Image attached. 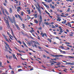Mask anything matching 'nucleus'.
Masks as SVG:
<instances>
[{"label": "nucleus", "mask_w": 74, "mask_h": 74, "mask_svg": "<svg viewBox=\"0 0 74 74\" xmlns=\"http://www.w3.org/2000/svg\"><path fill=\"white\" fill-rule=\"evenodd\" d=\"M4 20L5 21V22L6 24V25L8 28V29L10 28V24H9V21H8V20H7L5 19V18H4Z\"/></svg>", "instance_id": "1"}, {"label": "nucleus", "mask_w": 74, "mask_h": 74, "mask_svg": "<svg viewBox=\"0 0 74 74\" xmlns=\"http://www.w3.org/2000/svg\"><path fill=\"white\" fill-rule=\"evenodd\" d=\"M37 6L38 7V8H37V10L41 14V8H40V5H39V4L38 3L37 4Z\"/></svg>", "instance_id": "2"}, {"label": "nucleus", "mask_w": 74, "mask_h": 74, "mask_svg": "<svg viewBox=\"0 0 74 74\" xmlns=\"http://www.w3.org/2000/svg\"><path fill=\"white\" fill-rule=\"evenodd\" d=\"M65 63H66V64H68L69 65H74V63H72L71 62H67L66 61H65Z\"/></svg>", "instance_id": "3"}, {"label": "nucleus", "mask_w": 74, "mask_h": 74, "mask_svg": "<svg viewBox=\"0 0 74 74\" xmlns=\"http://www.w3.org/2000/svg\"><path fill=\"white\" fill-rule=\"evenodd\" d=\"M56 57H60V56L62 57H65L66 56H64L63 55H56Z\"/></svg>", "instance_id": "4"}, {"label": "nucleus", "mask_w": 74, "mask_h": 74, "mask_svg": "<svg viewBox=\"0 0 74 74\" xmlns=\"http://www.w3.org/2000/svg\"><path fill=\"white\" fill-rule=\"evenodd\" d=\"M40 21H39L40 23L39 24H40L41 22H42V17L41 15H40Z\"/></svg>", "instance_id": "5"}, {"label": "nucleus", "mask_w": 74, "mask_h": 74, "mask_svg": "<svg viewBox=\"0 0 74 74\" xmlns=\"http://www.w3.org/2000/svg\"><path fill=\"white\" fill-rule=\"evenodd\" d=\"M8 18L9 19V21H10L12 23H13V21H12V20L11 18H10V17L9 16H8Z\"/></svg>", "instance_id": "6"}, {"label": "nucleus", "mask_w": 74, "mask_h": 74, "mask_svg": "<svg viewBox=\"0 0 74 74\" xmlns=\"http://www.w3.org/2000/svg\"><path fill=\"white\" fill-rule=\"evenodd\" d=\"M8 18L9 19V21H10L12 23H13V21H12V20L11 18H10V17L9 16H8Z\"/></svg>", "instance_id": "7"}, {"label": "nucleus", "mask_w": 74, "mask_h": 74, "mask_svg": "<svg viewBox=\"0 0 74 74\" xmlns=\"http://www.w3.org/2000/svg\"><path fill=\"white\" fill-rule=\"evenodd\" d=\"M12 55L14 59H16V60H18L17 59V58H16V56H15V54H14L12 53Z\"/></svg>", "instance_id": "8"}, {"label": "nucleus", "mask_w": 74, "mask_h": 74, "mask_svg": "<svg viewBox=\"0 0 74 74\" xmlns=\"http://www.w3.org/2000/svg\"><path fill=\"white\" fill-rule=\"evenodd\" d=\"M12 35L14 38H15V40H16V41H17V39L16 38V37H15V36L14 35V33H13V32L12 31Z\"/></svg>", "instance_id": "9"}, {"label": "nucleus", "mask_w": 74, "mask_h": 74, "mask_svg": "<svg viewBox=\"0 0 74 74\" xmlns=\"http://www.w3.org/2000/svg\"><path fill=\"white\" fill-rule=\"evenodd\" d=\"M7 36H5L4 38H5V40H6V41H8V42H9V40H8V39H7Z\"/></svg>", "instance_id": "10"}, {"label": "nucleus", "mask_w": 74, "mask_h": 74, "mask_svg": "<svg viewBox=\"0 0 74 74\" xmlns=\"http://www.w3.org/2000/svg\"><path fill=\"white\" fill-rule=\"evenodd\" d=\"M18 15V17L20 18V19H21V21H22V18L21 17V16L19 15V14H17Z\"/></svg>", "instance_id": "11"}, {"label": "nucleus", "mask_w": 74, "mask_h": 74, "mask_svg": "<svg viewBox=\"0 0 74 74\" xmlns=\"http://www.w3.org/2000/svg\"><path fill=\"white\" fill-rule=\"evenodd\" d=\"M2 63H1V61H0V67H2L3 68H4V66H2Z\"/></svg>", "instance_id": "12"}, {"label": "nucleus", "mask_w": 74, "mask_h": 74, "mask_svg": "<svg viewBox=\"0 0 74 74\" xmlns=\"http://www.w3.org/2000/svg\"><path fill=\"white\" fill-rule=\"evenodd\" d=\"M31 43H32V42L31 41L27 42V44H29V45H31Z\"/></svg>", "instance_id": "13"}, {"label": "nucleus", "mask_w": 74, "mask_h": 74, "mask_svg": "<svg viewBox=\"0 0 74 74\" xmlns=\"http://www.w3.org/2000/svg\"><path fill=\"white\" fill-rule=\"evenodd\" d=\"M12 21H13V23L15 22V17L14 16H13V20Z\"/></svg>", "instance_id": "14"}, {"label": "nucleus", "mask_w": 74, "mask_h": 74, "mask_svg": "<svg viewBox=\"0 0 74 74\" xmlns=\"http://www.w3.org/2000/svg\"><path fill=\"white\" fill-rule=\"evenodd\" d=\"M10 13H12V9L11 8H10Z\"/></svg>", "instance_id": "15"}, {"label": "nucleus", "mask_w": 74, "mask_h": 74, "mask_svg": "<svg viewBox=\"0 0 74 74\" xmlns=\"http://www.w3.org/2000/svg\"><path fill=\"white\" fill-rule=\"evenodd\" d=\"M34 22L36 24H37V23H38V21H37V20H35Z\"/></svg>", "instance_id": "16"}, {"label": "nucleus", "mask_w": 74, "mask_h": 74, "mask_svg": "<svg viewBox=\"0 0 74 74\" xmlns=\"http://www.w3.org/2000/svg\"><path fill=\"white\" fill-rule=\"evenodd\" d=\"M38 15V14H35L34 15V17L35 18H37V15Z\"/></svg>", "instance_id": "17"}, {"label": "nucleus", "mask_w": 74, "mask_h": 74, "mask_svg": "<svg viewBox=\"0 0 74 74\" xmlns=\"http://www.w3.org/2000/svg\"><path fill=\"white\" fill-rule=\"evenodd\" d=\"M47 40H48V41H49V42H51L52 41L49 38H48L47 39Z\"/></svg>", "instance_id": "18"}, {"label": "nucleus", "mask_w": 74, "mask_h": 74, "mask_svg": "<svg viewBox=\"0 0 74 74\" xmlns=\"http://www.w3.org/2000/svg\"><path fill=\"white\" fill-rule=\"evenodd\" d=\"M68 57L69 58H72V59L74 58V57L73 56H68Z\"/></svg>", "instance_id": "19"}, {"label": "nucleus", "mask_w": 74, "mask_h": 74, "mask_svg": "<svg viewBox=\"0 0 74 74\" xmlns=\"http://www.w3.org/2000/svg\"><path fill=\"white\" fill-rule=\"evenodd\" d=\"M59 48H61V49H64V47L62 46H60L59 47Z\"/></svg>", "instance_id": "20"}, {"label": "nucleus", "mask_w": 74, "mask_h": 74, "mask_svg": "<svg viewBox=\"0 0 74 74\" xmlns=\"http://www.w3.org/2000/svg\"><path fill=\"white\" fill-rule=\"evenodd\" d=\"M60 64H61L60 62H58V64H56L58 66H60Z\"/></svg>", "instance_id": "21"}, {"label": "nucleus", "mask_w": 74, "mask_h": 74, "mask_svg": "<svg viewBox=\"0 0 74 74\" xmlns=\"http://www.w3.org/2000/svg\"><path fill=\"white\" fill-rule=\"evenodd\" d=\"M52 0H48L47 2L48 3H50V2H52Z\"/></svg>", "instance_id": "22"}, {"label": "nucleus", "mask_w": 74, "mask_h": 74, "mask_svg": "<svg viewBox=\"0 0 74 74\" xmlns=\"http://www.w3.org/2000/svg\"><path fill=\"white\" fill-rule=\"evenodd\" d=\"M58 27L60 28V31H62L63 30L62 29V28H61V27Z\"/></svg>", "instance_id": "23"}, {"label": "nucleus", "mask_w": 74, "mask_h": 74, "mask_svg": "<svg viewBox=\"0 0 74 74\" xmlns=\"http://www.w3.org/2000/svg\"><path fill=\"white\" fill-rule=\"evenodd\" d=\"M51 27H52V28H55L56 27L53 25H52V26H51Z\"/></svg>", "instance_id": "24"}, {"label": "nucleus", "mask_w": 74, "mask_h": 74, "mask_svg": "<svg viewBox=\"0 0 74 74\" xmlns=\"http://www.w3.org/2000/svg\"><path fill=\"white\" fill-rule=\"evenodd\" d=\"M45 12L48 14V15H50V14H49L48 12L46 10L45 11Z\"/></svg>", "instance_id": "25"}, {"label": "nucleus", "mask_w": 74, "mask_h": 74, "mask_svg": "<svg viewBox=\"0 0 74 74\" xmlns=\"http://www.w3.org/2000/svg\"><path fill=\"white\" fill-rule=\"evenodd\" d=\"M68 26H70V27H71V24H70L69 23H68Z\"/></svg>", "instance_id": "26"}, {"label": "nucleus", "mask_w": 74, "mask_h": 74, "mask_svg": "<svg viewBox=\"0 0 74 74\" xmlns=\"http://www.w3.org/2000/svg\"><path fill=\"white\" fill-rule=\"evenodd\" d=\"M21 15H22V16H23V12H21Z\"/></svg>", "instance_id": "27"}, {"label": "nucleus", "mask_w": 74, "mask_h": 74, "mask_svg": "<svg viewBox=\"0 0 74 74\" xmlns=\"http://www.w3.org/2000/svg\"><path fill=\"white\" fill-rule=\"evenodd\" d=\"M18 71H22V70L21 69H18Z\"/></svg>", "instance_id": "28"}, {"label": "nucleus", "mask_w": 74, "mask_h": 74, "mask_svg": "<svg viewBox=\"0 0 74 74\" xmlns=\"http://www.w3.org/2000/svg\"><path fill=\"white\" fill-rule=\"evenodd\" d=\"M16 27L17 28V29L18 30H20V28H19V27L18 26H17V27Z\"/></svg>", "instance_id": "29"}, {"label": "nucleus", "mask_w": 74, "mask_h": 74, "mask_svg": "<svg viewBox=\"0 0 74 74\" xmlns=\"http://www.w3.org/2000/svg\"><path fill=\"white\" fill-rule=\"evenodd\" d=\"M42 26L43 27H44L45 25H44V23H42Z\"/></svg>", "instance_id": "30"}, {"label": "nucleus", "mask_w": 74, "mask_h": 74, "mask_svg": "<svg viewBox=\"0 0 74 74\" xmlns=\"http://www.w3.org/2000/svg\"><path fill=\"white\" fill-rule=\"evenodd\" d=\"M24 45H25V47H27V48H28V47L26 45V44H25V43H24Z\"/></svg>", "instance_id": "31"}, {"label": "nucleus", "mask_w": 74, "mask_h": 74, "mask_svg": "<svg viewBox=\"0 0 74 74\" xmlns=\"http://www.w3.org/2000/svg\"><path fill=\"white\" fill-rule=\"evenodd\" d=\"M18 42H19V43H20V44H22V42H21L20 40L18 41Z\"/></svg>", "instance_id": "32"}, {"label": "nucleus", "mask_w": 74, "mask_h": 74, "mask_svg": "<svg viewBox=\"0 0 74 74\" xmlns=\"http://www.w3.org/2000/svg\"><path fill=\"white\" fill-rule=\"evenodd\" d=\"M14 1L16 2V3H17V4L18 3V1L17 0H14Z\"/></svg>", "instance_id": "33"}, {"label": "nucleus", "mask_w": 74, "mask_h": 74, "mask_svg": "<svg viewBox=\"0 0 74 74\" xmlns=\"http://www.w3.org/2000/svg\"><path fill=\"white\" fill-rule=\"evenodd\" d=\"M34 32V31L33 29H32L31 31L30 32L31 33H33V32Z\"/></svg>", "instance_id": "34"}, {"label": "nucleus", "mask_w": 74, "mask_h": 74, "mask_svg": "<svg viewBox=\"0 0 74 74\" xmlns=\"http://www.w3.org/2000/svg\"><path fill=\"white\" fill-rule=\"evenodd\" d=\"M8 48H9V49L10 50V51H12L11 49V48H10V47H8Z\"/></svg>", "instance_id": "35"}, {"label": "nucleus", "mask_w": 74, "mask_h": 74, "mask_svg": "<svg viewBox=\"0 0 74 74\" xmlns=\"http://www.w3.org/2000/svg\"><path fill=\"white\" fill-rule=\"evenodd\" d=\"M64 24H65L66 23V22H67V21L66 20H64Z\"/></svg>", "instance_id": "36"}, {"label": "nucleus", "mask_w": 74, "mask_h": 74, "mask_svg": "<svg viewBox=\"0 0 74 74\" xmlns=\"http://www.w3.org/2000/svg\"><path fill=\"white\" fill-rule=\"evenodd\" d=\"M60 16H62L63 17H65V18H66V16H63V15H60Z\"/></svg>", "instance_id": "37"}, {"label": "nucleus", "mask_w": 74, "mask_h": 74, "mask_svg": "<svg viewBox=\"0 0 74 74\" xmlns=\"http://www.w3.org/2000/svg\"><path fill=\"white\" fill-rule=\"evenodd\" d=\"M43 58H47V56H45V55H43Z\"/></svg>", "instance_id": "38"}, {"label": "nucleus", "mask_w": 74, "mask_h": 74, "mask_svg": "<svg viewBox=\"0 0 74 74\" xmlns=\"http://www.w3.org/2000/svg\"><path fill=\"white\" fill-rule=\"evenodd\" d=\"M22 25H23V28H25V25L24 24H22Z\"/></svg>", "instance_id": "39"}, {"label": "nucleus", "mask_w": 74, "mask_h": 74, "mask_svg": "<svg viewBox=\"0 0 74 74\" xmlns=\"http://www.w3.org/2000/svg\"><path fill=\"white\" fill-rule=\"evenodd\" d=\"M12 56H9V58L10 59H11V58H12Z\"/></svg>", "instance_id": "40"}, {"label": "nucleus", "mask_w": 74, "mask_h": 74, "mask_svg": "<svg viewBox=\"0 0 74 74\" xmlns=\"http://www.w3.org/2000/svg\"><path fill=\"white\" fill-rule=\"evenodd\" d=\"M35 7H36V8L37 10V8H38V7L37 6V5L35 4Z\"/></svg>", "instance_id": "41"}, {"label": "nucleus", "mask_w": 74, "mask_h": 74, "mask_svg": "<svg viewBox=\"0 0 74 74\" xmlns=\"http://www.w3.org/2000/svg\"><path fill=\"white\" fill-rule=\"evenodd\" d=\"M9 67L10 68V69H12V68H11V65H10L9 66Z\"/></svg>", "instance_id": "42"}, {"label": "nucleus", "mask_w": 74, "mask_h": 74, "mask_svg": "<svg viewBox=\"0 0 74 74\" xmlns=\"http://www.w3.org/2000/svg\"><path fill=\"white\" fill-rule=\"evenodd\" d=\"M57 17L58 18V20H57V21H58V20H59V19H60V18H59V17H58V16H57Z\"/></svg>", "instance_id": "43"}, {"label": "nucleus", "mask_w": 74, "mask_h": 74, "mask_svg": "<svg viewBox=\"0 0 74 74\" xmlns=\"http://www.w3.org/2000/svg\"><path fill=\"white\" fill-rule=\"evenodd\" d=\"M30 14V10H28V14Z\"/></svg>", "instance_id": "44"}, {"label": "nucleus", "mask_w": 74, "mask_h": 74, "mask_svg": "<svg viewBox=\"0 0 74 74\" xmlns=\"http://www.w3.org/2000/svg\"><path fill=\"white\" fill-rule=\"evenodd\" d=\"M31 18L30 17H27V19H28V20H29V19H30Z\"/></svg>", "instance_id": "45"}, {"label": "nucleus", "mask_w": 74, "mask_h": 74, "mask_svg": "<svg viewBox=\"0 0 74 74\" xmlns=\"http://www.w3.org/2000/svg\"><path fill=\"white\" fill-rule=\"evenodd\" d=\"M56 38H57V39H59V37L58 36H56Z\"/></svg>", "instance_id": "46"}, {"label": "nucleus", "mask_w": 74, "mask_h": 74, "mask_svg": "<svg viewBox=\"0 0 74 74\" xmlns=\"http://www.w3.org/2000/svg\"><path fill=\"white\" fill-rule=\"evenodd\" d=\"M6 46H7V47H8H8H9V45H8V44H6Z\"/></svg>", "instance_id": "47"}, {"label": "nucleus", "mask_w": 74, "mask_h": 74, "mask_svg": "<svg viewBox=\"0 0 74 74\" xmlns=\"http://www.w3.org/2000/svg\"><path fill=\"white\" fill-rule=\"evenodd\" d=\"M17 67L18 68H19L20 67H21V66H17Z\"/></svg>", "instance_id": "48"}, {"label": "nucleus", "mask_w": 74, "mask_h": 74, "mask_svg": "<svg viewBox=\"0 0 74 74\" xmlns=\"http://www.w3.org/2000/svg\"><path fill=\"white\" fill-rule=\"evenodd\" d=\"M69 36H71V37L73 36V35L71 34H69Z\"/></svg>", "instance_id": "49"}, {"label": "nucleus", "mask_w": 74, "mask_h": 74, "mask_svg": "<svg viewBox=\"0 0 74 74\" xmlns=\"http://www.w3.org/2000/svg\"><path fill=\"white\" fill-rule=\"evenodd\" d=\"M15 17H16V18H18V16H17V15L16 14H15Z\"/></svg>", "instance_id": "50"}, {"label": "nucleus", "mask_w": 74, "mask_h": 74, "mask_svg": "<svg viewBox=\"0 0 74 74\" xmlns=\"http://www.w3.org/2000/svg\"><path fill=\"white\" fill-rule=\"evenodd\" d=\"M11 73L12 74H14V72L13 71H11Z\"/></svg>", "instance_id": "51"}, {"label": "nucleus", "mask_w": 74, "mask_h": 74, "mask_svg": "<svg viewBox=\"0 0 74 74\" xmlns=\"http://www.w3.org/2000/svg\"><path fill=\"white\" fill-rule=\"evenodd\" d=\"M3 4L5 5V6H6V4L5 3H3Z\"/></svg>", "instance_id": "52"}, {"label": "nucleus", "mask_w": 74, "mask_h": 74, "mask_svg": "<svg viewBox=\"0 0 74 74\" xmlns=\"http://www.w3.org/2000/svg\"><path fill=\"white\" fill-rule=\"evenodd\" d=\"M3 28L1 27H0V29L1 30H2Z\"/></svg>", "instance_id": "53"}, {"label": "nucleus", "mask_w": 74, "mask_h": 74, "mask_svg": "<svg viewBox=\"0 0 74 74\" xmlns=\"http://www.w3.org/2000/svg\"><path fill=\"white\" fill-rule=\"evenodd\" d=\"M45 35V34H43V35H42V37H44Z\"/></svg>", "instance_id": "54"}, {"label": "nucleus", "mask_w": 74, "mask_h": 74, "mask_svg": "<svg viewBox=\"0 0 74 74\" xmlns=\"http://www.w3.org/2000/svg\"><path fill=\"white\" fill-rule=\"evenodd\" d=\"M34 45L35 46V47H37V45H36V44H34Z\"/></svg>", "instance_id": "55"}, {"label": "nucleus", "mask_w": 74, "mask_h": 74, "mask_svg": "<svg viewBox=\"0 0 74 74\" xmlns=\"http://www.w3.org/2000/svg\"><path fill=\"white\" fill-rule=\"evenodd\" d=\"M6 13L7 14V15H10L9 13H8V12H6Z\"/></svg>", "instance_id": "56"}, {"label": "nucleus", "mask_w": 74, "mask_h": 74, "mask_svg": "<svg viewBox=\"0 0 74 74\" xmlns=\"http://www.w3.org/2000/svg\"><path fill=\"white\" fill-rule=\"evenodd\" d=\"M18 9H19V10H21V8L20 7H18Z\"/></svg>", "instance_id": "57"}, {"label": "nucleus", "mask_w": 74, "mask_h": 74, "mask_svg": "<svg viewBox=\"0 0 74 74\" xmlns=\"http://www.w3.org/2000/svg\"><path fill=\"white\" fill-rule=\"evenodd\" d=\"M45 52H46V53H48V54H49V52H48V51H45Z\"/></svg>", "instance_id": "58"}, {"label": "nucleus", "mask_w": 74, "mask_h": 74, "mask_svg": "<svg viewBox=\"0 0 74 74\" xmlns=\"http://www.w3.org/2000/svg\"><path fill=\"white\" fill-rule=\"evenodd\" d=\"M62 52L63 53L66 54V52L65 51H62Z\"/></svg>", "instance_id": "59"}, {"label": "nucleus", "mask_w": 74, "mask_h": 74, "mask_svg": "<svg viewBox=\"0 0 74 74\" xmlns=\"http://www.w3.org/2000/svg\"><path fill=\"white\" fill-rule=\"evenodd\" d=\"M46 7H47V8H49V6L48 5H47Z\"/></svg>", "instance_id": "60"}, {"label": "nucleus", "mask_w": 74, "mask_h": 74, "mask_svg": "<svg viewBox=\"0 0 74 74\" xmlns=\"http://www.w3.org/2000/svg\"><path fill=\"white\" fill-rule=\"evenodd\" d=\"M15 26H16V27L18 26V25H17V24H15Z\"/></svg>", "instance_id": "61"}, {"label": "nucleus", "mask_w": 74, "mask_h": 74, "mask_svg": "<svg viewBox=\"0 0 74 74\" xmlns=\"http://www.w3.org/2000/svg\"><path fill=\"white\" fill-rule=\"evenodd\" d=\"M2 13L3 14H4V11L3 10H2Z\"/></svg>", "instance_id": "62"}, {"label": "nucleus", "mask_w": 74, "mask_h": 74, "mask_svg": "<svg viewBox=\"0 0 74 74\" xmlns=\"http://www.w3.org/2000/svg\"><path fill=\"white\" fill-rule=\"evenodd\" d=\"M38 48H39V49H41V47L40 46H38Z\"/></svg>", "instance_id": "63"}, {"label": "nucleus", "mask_w": 74, "mask_h": 74, "mask_svg": "<svg viewBox=\"0 0 74 74\" xmlns=\"http://www.w3.org/2000/svg\"><path fill=\"white\" fill-rule=\"evenodd\" d=\"M52 8H53H53H55V6H52Z\"/></svg>", "instance_id": "64"}]
</instances>
